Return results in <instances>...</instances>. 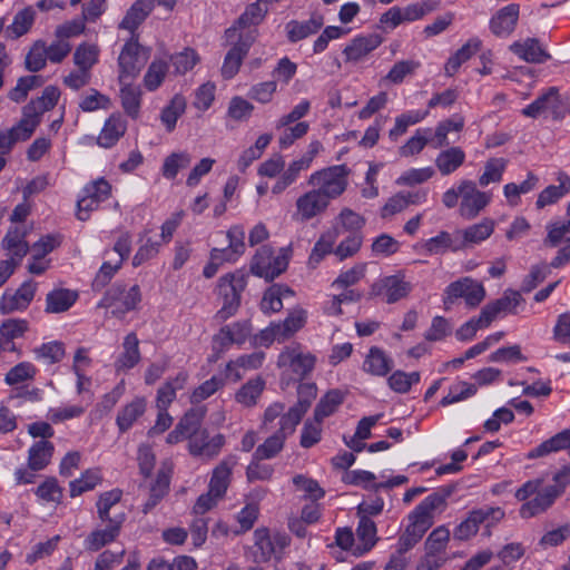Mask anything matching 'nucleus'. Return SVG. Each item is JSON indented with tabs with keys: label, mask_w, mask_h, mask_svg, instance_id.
<instances>
[{
	"label": "nucleus",
	"mask_w": 570,
	"mask_h": 570,
	"mask_svg": "<svg viewBox=\"0 0 570 570\" xmlns=\"http://www.w3.org/2000/svg\"><path fill=\"white\" fill-rule=\"evenodd\" d=\"M355 534L357 540V543L353 550L355 556H363L364 553L371 551L379 541L377 528L371 518H358Z\"/></svg>",
	"instance_id": "cd10ccee"
},
{
	"label": "nucleus",
	"mask_w": 570,
	"mask_h": 570,
	"mask_svg": "<svg viewBox=\"0 0 570 570\" xmlns=\"http://www.w3.org/2000/svg\"><path fill=\"white\" fill-rule=\"evenodd\" d=\"M156 0H136L121 20L119 28L134 31L145 21L155 7Z\"/></svg>",
	"instance_id": "72a5a7b5"
},
{
	"label": "nucleus",
	"mask_w": 570,
	"mask_h": 570,
	"mask_svg": "<svg viewBox=\"0 0 570 570\" xmlns=\"http://www.w3.org/2000/svg\"><path fill=\"white\" fill-rule=\"evenodd\" d=\"M205 415V406L193 407L185 413L176 426L188 436L189 441L194 434H197L200 431L199 426Z\"/></svg>",
	"instance_id": "052dcab7"
},
{
	"label": "nucleus",
	"mask_w": 570,
	"mask_h": 570,
	"mask_svg": "<svg viewBox=\"0 0 570 570\" xmlns=\"http://www.w3.org/2000/svg\"><path fill=\"white\" fill-rule=\"evenodd\" d=\"M188 381L187 372H179L175 377L167 380L158 390L156 396V406L158 410H168L169 405L176 399V393L183 390Z\"/></svg>",
	"instance_id": "473e14b6"
},
{
	"label": "nucleus",
	"mask_w": 570,
	"mask_h": 570,
	"mask_svg": "<svg viewBox=\"0 0 570 570\" xmlns=\"http://www.w3.org/2000/svg\"><path fill=\"white\" fill-rule=\"evenodd\" d=\"M382 41V37L377 33L356 37L344 48L343 55L346 61L358 62L375 50Z\"/></svg>",
	"instance_id": "a878e982"
},
{
	"label": "nucleus",
	"mask_w": 570,
	"mask_h": 570,
	"mask_svg": "<svg viewBox=\"0 0 570 570\" xmlns=\"http://www.w3.org/2000/svg\"><path fill=\"white\" fill-rule=\"evenodd\" d=\"M570 448V430L566 429L556 435L551 436L547 441L539 444L537 448L531 450L528 454L529 459H535L548 455L552 452Z\"/></svg>",
	"instance_id": "49530a36"
},
{
	"label": "nucleus",
	"mask_w": 570,
	"mask_h": 570,
	"mask_svg": "<svg viewBox=\"0 0 570 570\" xmlns=\"http://www.w3.org/2000/svg\"><path fill=\"white\" fill-rule=\"evenodd\" d=\"M429 111H419V110H410L401 114L395 118L394 127L390 129L389 137L391 140L396 141L399 137L404 135L407 128L412 125H415L422 121Z\"/></svg>",
	"instance_id": "5fc2aeb1"
},
{
	"label": "nucleus",
	"mask_w": 570,
	"mask_h": 570,
	"mask_svg": "<svg viewBox=\"0 0 570 570\" xmlns=\"http://www.w3.org/2000/svg\"><path fill=\"white\" fill-rule=\"evenodd\" d=\"M150 50L142 47L132 35L121 48L118 56V79L120 83L135 79L147 63Z\"/></svg>",
	"instance_id": "6e6552de"
},
{
	"label": "nucleus",
	"mask_w": 570,
	"mask_h": 570,
	"mask_svg": "<svg viewBox=\"0 0 570 570\" xmlns=\"http://www.w3.org/2000/svg\"><path fill=\"white\" fill-rule=\"evenodd\" d=\"M125 520L126 514L124 512H114L112 520L105 522L106 527L104 529H97L86 538V549L98 551L106 544L115 541L120 533Z\"/></svg>",
	"instance_id": "412c9836"
},
{
	"label": "nucleus",
	"mask_w": 570,
	"mask_h": 570,
	"mask_svg": "<svg viewBox=\"0 0 570 570\" xmlns=\"http://www.w3.org/2000/svg\"><path fill=\"white\" fill-rule=\"evenodd\" d=\"M146 399L136 397L117 414L116 424L120 432L128 431L146 411Z\"/></svg>",
	"instance_id": "e433bc0d"
},
{
	"label": "nucleus",
	"mask_w": 570,
	"mask_h": 570,
	"mask_svg": "<svg viewBox=\"0 0 570 570\" xmlns=\"http://www.w3.org/2000/svg\"><path fill=\"white\" fill-rule=\"evenodd\" d=\"M140 301L141 293L138 285L126 288V285L116 283L106 292L98 306L110 308L114 316L122 317L126 313L135 309Z\"/></svg>",
	"instance_id": "9d476101"
},
{
	"label": "nucleus",
	"mask_w": 570,
	"mask_h": 570,
	"mask_svg": "<svg viewBox=\"0 0 570 570\" xmlns=\"http://www.w3.org/2000/svg\"><path fill=\"white\" fill-rule=\"evenodd\" d=\"M102 478L98 469L87 470L79 479L70 482V495L72 498L82 494L83 492L92 490L101 482Z\"/></svg>",
	"instance_id": "e2e57ef3"
},
{
	"label": "nucleus",
	"mask_w": 570,
	"mask_h": 570,
	"mask_svg": "<svg viewBox=\"0 0 570 570\" xmlns=\"http://www.w3.org/2000/svg\"><path fill=\"white\" fill-rule=\"evenodd\" d=\"M36 12L32 7H27L18 11L13 21L7 28L8 36L17 39L26 35L35 22Z\"/></svg>",
	"instance_id": "864d4df0"
},
{
	"label": "nucleus",
	"mask_w": 570,
	"mask_h": 570,
	"mask_svg": "<svg viewBox=\"0 0 570 570\" xmlns=\"http://www.w3.org/2000/svg\"><path fill=\"white\" fill-rule=\"evenodd\" d=\"M139 340L135 333H129L122 342V352L115 361L117 372H126L140 362Z\"/></svg>",
	"instance_id": "2f4dec72"
},
{
	"label": "nucleus",
	"mask_w": 570,
	"mask_h": 570,
	"mask_svg": "<svg viewBox=\"0 0 570 570\" xmlns=\"http://www.w3.org/2000/svg\"><path fill=\"white\" fill-rule=\"evenodd\" d=\"M458 298H463L466 306L474 308L485 298V288L471 277L460 278L446 286L443 303L449 308Z\"/></svg>",
	"instance_id": "f8f14e48"
},
{
	"label": "nucleus",
	"mask_w": 570,
	"mask_h": 570,
	"mask_svg": "<svg viewBox=\"0 0 570 570\" xmlns=\"http://www.w3.org/2000/svg\"><path fill=\"white\" fill-rule=\"evenodd\" d=\"M364 225L365 218L347 207L343 208L335 218V229H338L340 234L342 232L362 233Z\"/></svg>",
	"instance_id": "4d7b16f0"
},
{
	"label": "nucleus",
	"mask_w": 570,
	"mask_h": 570,
	"mask_svg": "<svg viewBox=\"0 0 570 570\" xmlns=\"http://www.w3.org/2000/svg\"><path fill=\"white\" fill-rule=\"evenodd\" d=\"M330 202L314 188L299 196L296 200V216L306 222L322 214L328 207Z\"/></svg>",
	"instance_id": "5701e85b"
},
{
	"label": "nucleus",
	"mask_w": 570,
	"mask_h": 570,
	"mask_svg": "<svg viewBox=\"0 0 570 570\" xmlns=\"http://www.w3.org/2000/svg\"><path fill=\"white\" fill-rule=\"evenodd\" d=\"M168 72V63L165 60L155 59L144 76V86L149 90H156L164 81Z\"/></svg>",
	"instance_id": "338daca9"
},
{
	"label": "nucleus",
	"mask_w": 570,
	"mask_h": 570,
	"mask_svg": "<svg viewBox=\"0 0 570 570\" xmlns=\"http://www.w3.org/2000/svg\"><path fill=\"white\" fill-rule=\"evenodd\" d=\"M78 299V293L68 288H55L47 294L46 312L51 314L68 311Z\"/></svg>",
	"instance_id": "c9c22d12"
},
{
	"label": "nucleus",
	"mask_w": 570,
	"mask_h": 570,
	"mask_svg": "<svg viewBox=\"0 0 570 570\" xmlns=\"http://www.w3.org/2000/svg\"><path fill=\"white\" fill-rule=\"evenodd\" d=\"M40 122L41 119L31 110L29 111L28 108L24 106L22 108L21 119L18 121L17 125L11 127L10 130L14 136L17 142L26 141L33 135Z\"/></svg>",
	"instance_id": "8fccbe9b"
},
{
	"label": "nucleus",
	"mask_w": 570,
	"mask_h": 570,
	"mask_svg": "<svg viewBox=\"0 0 570 570\" xmlns=\"http://www.w3.org/2000/svg\"><path fill=\"white\" fill-rule=\"evenodd\" d=\"M482 46V41L479 38H471L465 45H463L456 52L449 58L445 63V73L452 77L461 67V65L468 61L473 55H475Z\"/></svg>",
	"instance_id": "a18cd8bd"
},
{
	"label": "nucleus",
	"mask_w": 570,
	"mask_h": 570,
	"mask_svg": "<svg viewBox=\"0 0 570 570\" xmlns=\"http://www.w3.org/2000/svg\"><path fill=\"white\" fill-rule=\"evenodd\" d=\"M522 115L530 118H551L560 120L566 115V107L556 87L549 88L534 101L522 109Z\"/></svg>",
	"instance_id": "4468645a"
},
{
	"label": "nucleus",
	"mask_w": 570,
	"mask_h": 570,
	"mask_svg": "<svg viewBox=\"0 0 570 570\" xmlns=\"http://www.w3.org/2000/svg\"><path fill=\"white\" fill-rule=\"evenodd\" d=\"M37 291L33 281H27L14 292L7 289L0 298V314L7 315L28 308Z\"/></svg>",
	"instance_id": "f3484780"
},
{
	"label": "nucleus",
	"mask_w": 570,
	"mask_h": 570,
	"mask_svg": "<svg viewBox=\"0 0 570 570\" xmlns=\"http://www.w3.org/2000/svg\"><path fill=\"white\" fill-rule=\"evenodd\" d=\"M548 247H561L550 263L552 268H559L570 262V218L567 222H554L547 225V237L543 240Z\"/></svg>",
	"instance_id": "2eb2a0df"
},
{
	"label": "nucleus",
	"mask_w": 570,
	"mask_h": 570,
	"mask_svg": "<svg viewBox=\"0 0 570 570\" xmlns=\"http://www.w3.org/2000/svg\"><path fill=\"white\" fill-rule=\"evenodd\" d=\"M289 261V248L282 247L277 254L271 246L259 247L250 263V272L266 281H273L286 271Z\"/></svg>",
	"instance_id": "423d86ee"
},
{
	"label": "nucleus",
	"mask_w": 570,
	"mask_h": 570,
	"mask_svg": "<svg viewBox=\"0 0 570 570\" xmlns=\"http://www.w3.org/2000/svg\"><path fill=\"white\" fill-rule=\"evenodd\" d=\"M127 130V121L119 115L112 114L104 124L97 138V144L102 148L114 147Z\"/></svg>",
	"instance_id": "7c9ffc66"
},
{
	"label": "nucleus",
	"mask_w": 570,
	"mask_h": 570,
	"mask_svg": "<svg viewBox=\"0 0 570 570\" xmlns=\"http://www.w3.org/2000/svg\"><path fill=\"white\" fill-rule=\"evenodd\" d=\"M27 232L23 227H13L8 230L2 239V246L13 257L16 262H20L29 250V246L24 240Z\"/></svg>",
	"instance_id": "4c0bfd02"
},
{
	"label": "nucleus",
	"mask_w": 570,
	"mask_h": 570,
	"mask_svg": "<svg viewBox=\"0 0 570 570\" xmlns=\"http://www.w3.org/2000/svg\"><path fill=\"white\" fill-rule=\"evenodd\" d=\"M345 393L338 389L330 390L316 404L314 410V420L323 422L324 419L334 414L344 402Z\"/></svg>",
	"instance_id": "37998d69"
},
{
	"label": "nucleus",
	"mask_w": 570,
	"mask_h": 570,
	"mask_svg": "<svg viewBox=\"0 0 570 570\" xmlns=\"http://www.w3.org/2000/svg\"><path fill=\"white\" fill-rule=\"evenodd\" d=\"M523 302L518 291L507 289L502 297L488 303L482 309V318L485 323L491 324L501 314H514L515 307Z\"/></svg>",
	"instance_id": "4be33fe9"
},
{
	"label": "nucleus",
	"mask_w": 570,
	"mask_h": 570,
	"mask_svg": "<svg viewBox=\"0 0 570 570\" xmlns=\"http://www.w3.org/2000/svg\"><path fill=\"white\" fill-rule=\"evenodd\" d=\"M347 176L348 169L345 165H335L313 173L307 183L331 202L345 191Z\"/></svg>",
	"instance_id": "0eeeda50"
},
{
	"label": "nucleus",
	"mask_w": 570,
	"mask_h": 570,
	"mask_svg": "<svg viewBox=\"0 0 570 570\" xmlns=\"http://www.w3.org/2000/svg\"><path fill=\"white\" fill-rule=\"evenodd\" d=\"M42 83L43 80L40 76L20 77L17 85L8 92V98L14 102H21L32 89L40 87Z\"/></svg>",
	"instance_id": "69168bd1"
},
{
	"label": "nucleus",
	"mask_w": 570,
	"mask_h": 570,
	"mask_svg": "<svg viewBox=\"0 0 570 570\" xmlns=\"http://www.w3.org/2000/svg\"><path fill=\"white\" fill-rule=\"evenodd\" d=\"M413 289V285L405 279L403 273L384 276L371 286V295L381 296L387 304H394L405 298Z\"/></svg>",
	"instance_id": "dca6fc26"
},
{
	"label": "nucleus",
	"mask_w": 570,
	"mask_h": 570,
	"mask_svg": "<svg viewBox=\"0 0 570 570\" xmlns=\"http://www.w3.org/2000/svg\"><path fill=\"white\" fill-rule=\"evenodd\" d=\"M225 444V436L220 433L209 436L207 430H200L188 442V450L193 456L212 460L217 456Z\"/></svg>",
	"instance_id": "6ab92c4d"
},
{
	"label": "nucleus",
	"mask_w": 570,
	"mask_h": 570,
	"mask_svg": "<svg viewBox=\"0 0 570 570\" xmlns=\"http://www.w3.org/2000/svg\"><path fill=\"white\" fill-rule=\"evenodd\" d=\"M449 495L450 491H448L445 494L434 492L428 495L410 513L409 524L426 532L433 524V512L445 503V500Z\"/></svg>",
	"instance_id": "a211bd4d"
},
{
	"label": "nucleus",
	"mask_w": 570,
	"mask_h": 570,
	"mask_svg": "<svg viewBox=\"0 0 570 570\" xmlns=\"http://www.w3.org/2000/svg\"><path fill=\"white\" fill-rule=\"evenodd\" d=\"M465 161V153L461 147L452 146L439 153L435 166L442 176L456 171Z\"/></svg>",
	"instance_id": "f704fd0d"
},
{
	"label": "nucleus",
	"mask_w": 570,
	"mask_h": 570,
	"mask_svg": "<svg viewBox=\"0 0 570 570\" xmlns=\"http://www.w3.org/2000/svg\"><path fill=\"white\" fill-rule=\"evenodd\" d=\"M461 198L459 213L465 219L475 218L490 203L491 195L476 188L474 181L461 180L456 187L448 189L442 195L446 208H454Z\"/></svg>",
	"instance_id": "f257e3e1"
},
{
	"label": "nucleus",
	"mask_w": 570,
	"mask_h": 570,
	"mask_svg": "<svg viewBox=\"0 0 570 570\" xmlns=\"http://www.w3.org/2000/svg\"><path fill=\"white\" fill-rule=\"evenodd\" d=\"M254 42V36L250 32L244 33L243 39L236 38L232 45L230 50L227 52L222 66V76L225 79L233 78L239 70L243 59L248 53L250 46Z\"/></svg>",
	"instance_id": "aec40b11"
},
{
	"label": "nucleus",
	"mask_w": 570,
	"mask_h": 570,
	"mask_svg": "<svg viewBox=\"0 0 570 570\" xmlns=\"http://www.w3.org/2000/svg\"><path fill=\"white\" fill-rule=\"evenodd\" d=\"M520 7L510 3L500 9L490 20V29L497 37H508L515 29Z\"/></svg>",
	"instance_id": "393cba45"
},
{
	"label": "nucleus",
	"mask_w": 570,
	"mask_h": 570,
	"mask_svg": "<svg viewBox=\"0 0 570 570\" xmlns=\"http://www.w3.org/2000/svg\"><path fill=\"white\" fill-rule=\"evenodd\" d=\"M264 385L265 383L261 377L249 380L237 391L235 400L242 405L253 406L261 396Z\"/></svg>",
	"instance_id": "680f3d73"
},
{
	"label": "nucleus",
	"mask_w": 570,
	"mask_h": 570,
	"mask_svg": "<svg viewBox=\"0 0 570 570\" xmlns=\"http://www.w3.org/2000/svg\"><path fill=\"white\" fill-rule=\"evenodd\" d=\"M505 512L500 507H482L471 510L453 531V538L459 541H466L474 537L480 527L483 525L485 534H491V529L503 520Z\"/></svg>",
	"instance_id": "7ed1b4c3"
},
{
	"label": "nucleus",
	"mask_w": 570,
	"mask_h": 570,
	"mask_svg": "<svg viewBox=\"0 0 570 570\" xmlns=\"http://www.w3.org/2000/svg\"><path fill=\"white\" fill-rule=\"evenodd\" d=\"M558 183L559 185H550L539 194L535 203L538 208L554 204L570 191V176L566 173H559Z\"/></svg>",
	"instance_id": "a19ab883"
},
{
	"label": "nucleus",
	"mask_w": 570,
	"mask_h": 570,
	"mask_svg": "<svg viewBox=\"0 0 570 570\" xmlns=\"http://www.w3.org/2000/svg\"><path fill=\"white\" fill-rule=\"evenodd\" d=\"M324 24V18L320 13H313L308 20H291L286 23L287 39L295 43L318 32Z\"/></svg>",
	"instance_id": "c85d7f7f"
},
{
	"label": "nucleus",
	"mask_w": 570,
	"mask_h": 570,
	"mask_svg": "<svg viewBox=\"0 0 570 570\" xmlns=\"http://www.w3.org/2000/svg\"><path fill=\"white\" fill-rule=\"evenodd\" d=\"M495 223L493 219L484 218L480 223L460 230L459 234L463 239L462 246H472L488 239L492 235Z\"/></svg>",
	"instance_id": "58836bf2"
},
{
	"label": "nucleus",
	"mask_w": 570,
	"mask_h": 570,
	"mask_svg": "<svg viewBox=\"0 0 570 570\" xmlns=\"http://www.w3.org/2000/svg\"><path fill=\"white\" fill-rule=\"evenodd\" d=\"M505 512L500 507H482L471 510L453 531V538L459 541H466L474 537L480 527L483 525L485 534H491V529L503 520Z\"/></svg>",
	"instance_id": "20e7f679"
},
{
	"label": "nucleus",
	"mask_w": 570,
	"mask_h": 570,
	"mask_svg": "<svg viewBox=\"0 0 570 570\" xmlns=\"http://www.w3.org/2000/svg\"><path fill=\"white\" fill-rule=\"evenodd\" d=\"M267 11L266 2L263 0L248 4L235 23L225 31L227 42H234L236 38L243 39L247 32L253 33L255 40L256 27L264 20Z\"/></svg>",
	"instance_id": "ddd939ff"
},
{
	"label": "nucleus",
	"mask_w": 570,
	"mask_h": 570,
	"mask_svg": "<svg viewBox=\"0 0 570 570\" xmlns=\"http://www.w3.org/2000/svg\"><path fill=\"white\" fill-rule=\"evenodd\" d=\"M393 365V360L382 348L372 346L365 355L362 370L373 376H385Z\"/></svg>",
	"instance_id": "c756f323"
},
{
	"label": "nucleus",
	"mask_w": 570,
	"mask_h": 570,
	"mask_svg": "<svg viewBox=\"0 0 570 570\" xmlns=\"http://www.w3.org/2000/svg\"><path fill=\"white\" fill-rule=\"evenodd\" d=\"M59 97L60 90L55 86H48L40 97L30 100L26 107L41 119L46 111L51 110L57 105Z\"/></svg>",
	"instance_id": "3c124183"
},
{
	"label": "nucleus",
	"mask_w": 570,
	"mask_h": 570,
	"mask_svg": "<svg viewBox=\"0 0 570 570\" xmlns=\"http://www.w3.org/2000/svg\"><path fill=\"white\" fill-rule=\"evenodd\" d=\"M505 512L500 507H482L471 510L453 531V538L459 541H466L474 537L480 527L483 525L485 534H491V529L503 520Z\"/></svg>",
	"instance_id": "39448f33"
},
{
	"label": "nucleus",
	"mask_w": 570,
	"mask_h": 570,
	"mask_svg": "<svg viewBox=\"0 0 570 570\" xmlns=\"http://www.w3.org/2000/svg\"><path fill=\"white\" fill-rule=\"evenodd\" d=\"M315 362L316 357L312 353L304 352L302 346L296 344L282 351L278 355L277 366L294 380H303L312 373Z\"/></svg>",
	"instance_id": "9b49d317"
},
{
	"label": "nucleus",
	"mask_w": 570,
	"mask_h": 570,
	"mask_svg": "<svg viewBox=\"0 0 570 570\" xmlns=\"http://www.w3.org/2000/svg\"><path fill=\"white\" fill-rule=\"evenodd\" d=\"M285 438L278 432L267 438L263 444L258 445L254 452L255 460H268L276 456L284 448Z\"/></svg>",
	"instance_id": "774afa93"
},
{
	"label": "nucleus",
	"mask_w": 570,
	"mask_h": 570,
	"mask_svg": "<svg viewBox=\"0 0 570 570\" xmlns=\"http://www.w3.org/2000/svg\"><path fill=\"white\" fill-rule=\"evenodd\" d=\"M99 48L95 43H80L73 52V63L77 68L91 71L92 67L98 62Z\"/></svg>",
	"instance_id": "6e6d98bb"
},
{
	"label": "nucleus",
	"mask_w": 570,
	"mask_h": 570,
	"mask_svg": "<svg viewBox=\"0 0 570 570\" xmlns=\"http://www.w3.org/2000/svg\"><path fill=\"white\" fill-rule=\"evenodd\" d=\"M191 163V155L187 151L171 153L163 164L161 174L166 179H174L179 170L187 168Z\"/></svg>",
	"instance_id": "13d9d810"
},
{
	"label": "nucleus",
	"mask_w": 570,
	"mask_h": 570,
	"mask_svg": "<svg viewBox=\"0 0 570 570\" xmlns=\"http://www.w3.org/2000/svg\"><path fill=\"white\" fill-rule=\"evenodd\" d=\"M120 101L121 107L127 116L137 119L140 114L141 106V89L138 86H132L128 81L121 83Z\"/></svg>",
	"instance_id": "c03bdc74"
},
{
	"label": "nucleus",
	"mask_w": 570,
	"mask_h": 570,
	"mask_svg": "<svg viewBox=\"0 0 570 570\" xmlns=\"http://www.w3.org/2000/svg\"><path fill=\"white\" fill-rule=\"evenodd\" d=\"M450 540V531L441 525L434 529L425 541V552L446 558V546Z\"/></svg>",
	"instance_id": "bf43d9fd"
},
{
	"label": "nucleus",
	"mask_w": 570,
	"mask_h": 570,
	"mask_svg": "<svg viewBox=\"0 0 570 570\" xmlns=\"http://www.w3.org/2000/svg\"><path fill=\"white\" fill-rule=\"evenodd\" d=\"M510 50L519 58L530 63H543L551 59V55L542 48L539 40L535 38L515 41L510 46Z\"/></svg>",
	"instance_id": "bb28decb"
},
{
	"label": "nucleus",
	"mask_w": 570,
	"mask_h": 570,
	"mask_svg": "<svg viewBox=\"0 0 570 570\" xmlns=\"http://www.w3.org/2000/svg\"><path fill=\"white\" fill-rule=\"evenodd\" d=\"M338 235V229L330 230L321 235L308 257L309 266L313 268L316 267L327 254L334 253L333 245Z\"/></svg>",
	"instance_id": "603ef678"
},
{
	"label": "nucleus",
	"mask_w": 570,
	"mask_h": 570,
	"mask_svg": "<svg viewBox=\"0 0 570 570\" xmlns=\"http://www.w3.org/2000/svg\"><path fill=\"white\" fill-rule=\"evenodd\" d=\"M237 464V458L234 455H229L225 458L214 470L212 473V478L208 485V491L214 493L216 498L223 499L225 495L233 473V469Z\"/></svg>",
	"instance_id": "b1692460"
},
{
	"label": "nucleus",
	"mask_w": 570,
	"mask_h": 570,
	"mask_svg": "<svg viewBox=\"0 0 570 570\" xmlns=\"http://www.w3.org/2000/svg\"><path fill=\"white\" fill-rule=\"evenodd\" d=\"M514 495L517 500L524 501L519 510L522 519H530L546 512L559 498L557 491H552L549 485L543 487L542 478L527 481Z\"/></svg>",
	"instance_id": "f03ea898"
},
{
	"label": "nucleus",
	"mask_w": 570,
	"mask_h": 570,
	"mask_svg": "<svg viewBox=\"0 0 570 570\" xmlns=\"http://www.w3.org/2000/svg\"><path fill=\"white\" fill-rule=\"evenodd\" d=\"M246 286V277L243 273H229L222 276L218 281V295L223 298L222 308L216 317L226 321L233 316L240 304V293Z\"/></svg>",
	"instance_id": "1a4fd4ad"
},
{
	"label": "nucleus",
	"mask_w": 570,
	"mask_h": 570,
	"mask_svg": "<svg viewBox=\"0 0 570 570\" xmlns=\"http://www.w3.org/2000/svg\"><path fill=\"white\" fill-rule=\"evenodd\" d=\"M431 128H419L415 134L400 147L402 157H410L420 154L426 145H430Z\"/></svg>",
	"instance_id": "0e129e2a"
},
{
	"label": "nucleus",
	"mask_w": 570,
	"mask_h": 570,
	"mask_svg": "<svg viewBox=\"0 0 570 570\" xmlns=\"http://www.w3.org/2000/svg\"><path fill=\"white\" fill-rule=\"evenodd\" d=\"M170 476L168 472L159 470L156 480L150 487L149 497L142 505V512L149 513L168 493Z\"/></svg>",
	"instance_id": "de8ad7c7"
},
{
	"label": "nucleus",
	"mask_w": 570,
	"mask_h": 570,
	"mask_svg": "<svg viewBox=\"0 0 570 570\" xmlns=\"http://www.w3.org/2000/svg\"><path fill=\"white\" fill-rule=\"evenodd\" d=\"M55 446L48 440H40L36 442L28 452V466L32 471H40L45 469L53 454Z\"/></svg>",
	"instance_id": "79ce46f5"
},
{
	"label": "nucleus",
	"mask_w": 570,
	"mask_h": 570,
	"mask_svg": "<svg viewBox=\"0 0 570 570\" xmlns=\"http://www.w3.org/2000/svg\"><path fill=\"white\" fill-rule=\"evenodd\" d=\"M29 323L26 320L9 318L0 325V340L8 351L14 350L13 340L23 336L28 331Z\"/></svg>",
	"instance_id": "09e8293b"
},
{
	"label": "nucleus",
	"mask_w": 570,
	"mask_h": 570,
	"mask_svg": "<svg viewBox=\"0 0 570 570\" xmlns=\"http://www.w3.org/2000/svg\"><path fill=\"white\" fill-rule=\"evenodd\" d=\"M187 108L186 98L176 94L160 111V121L168 132L174 131L177 120L185 114Z\"/></svg>",
	"instance_id": "ea45409f"
}]
</instances>
